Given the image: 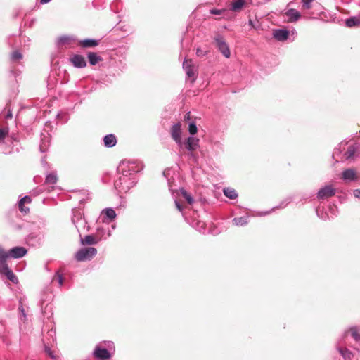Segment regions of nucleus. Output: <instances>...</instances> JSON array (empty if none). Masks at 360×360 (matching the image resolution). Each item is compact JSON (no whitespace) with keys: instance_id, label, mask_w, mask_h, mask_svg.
Segmentation results:
<instances>
[{"instance_id":"f03ea898","label":"nucleus","mask_w":360,"mask_h":360,"mask_svg":"<svg viewBox=\"0 0 360 360\" xmlns=\"http://www.w3.org/2000/svg\"><path fill=\"white\" fill-rule=\"evenodd\" d=\"M134 176H129L127 174H121L115 181L114 186L120 193H127L135 185Z\"/></svg>"},{"instance_id":"de8ad7c7","label":"nucleus","mask_w":360,"mask_h":360,"mask_svg":"<svg viewBox=\"0 0 360 360\" xmlns=\"http://www.w3.org/2000/svg\"><path fill=\"white\" fill-rule=\"evenodd\" d=\"M354 195L357 198H360V189H356L354 191Z\"/></svg>"},{"instance_id":"c03bdc74","label":"nucleus","mask_w":360,"mask_h":360,"mask_svg":"<svg viewBox=\"0 0 360 360\" xmlns=\"http://www.w3.org/2000/svg\"><path fill=\"white\" fill-rule=\"evenodd\" d=\"M196 229H198V230L200 231V232H204L205 231V223L204 222H202V221H198L196 223Z\"/></svg>"},{"instance_id":"49530a36","label":"nucleus","mask_w":360,"mask_h":360,"mask_svg":"<svg viewBox=\"0 0 360 360\" xmlns=\"http://www.w3.org/2000/svg\"><path fill=\"white\" fill-rule=\"evenodd\" d=\"M175 205L177 210L182 213L184 210L182 205H181V203L178 200H175Z\"/></svg>"},{"instance_id":"0eeeda50","label":"nucleus","mask_w":360,"mask_h":360,"mask_svg":"<svg viewBox=\"0 0 360 360\" xmlns=\"http://www.w3.org/2000/svg\"><path fill=\"white\" fill-rule=\"evenodd\" d=\"M335 190L330 186H326L321 188L317 193V197L319 199H326L332 197L335 195Z\"/></svg>"},{"instance_id":"58836bf2","label":"nucleus","mask_w":360,"mask_h":360,"mask_svg":"<svg viewBox=\"0 0 360 360\" xmlns=\"http://www.w3.org/2000/svg\"><path fill=\"white\" fill-rule=\"evenodd\" d=\"M53 280H57L58 284L60 286H62L63 284V274L61 273H60L59 271H56L54 277H53Z\"/></svg>"},{"instance_id":"c85d7f7f","label":"nucleus","mask_w":360,"mask_h":360,"mask_svg":"<svg viewBox=\"0 0 360 360\" xmlns=\"http://www.w3.org/2000/svg\"><path fill=\"white\" fill-rule=\"evenodd\" d=\"M10 257L9 251H6L0 246V267L7 264L6 259Z\"/></svg>"},{"instance_id":"aec40b11","label":"nucleus","mask_w":360,"mask_h":360,"mask_svg":"<svg viewBox=\"0 0 360 360\" xmlns=\"http://www.w3.org/2000/svg\"><path fill=\"white\" fill-rule=\"evenodd\" d=\"M289 32L284 29H277L274 32V37L278 41H284L288 39Z\"/></svg>"},{"instance_id":"8fccbe9b","label":"nucleus","mask_w":360,"mask_h":360,"mask_svg":"<svg viewBox=\"0 0 360 360\" xmlns=\"http://www.w3.org/2000/svg\"><path fill=\"white\" fill-rule=\"evenodd\" d=\"M290 201H283L281 203V205H279V207H285L288 203H289Z\"/></svg>"},{"instance_id":"680f3d73","label":"nucleus","mask_w":360,"mask_h":360,"mask_svg":"<svg viewBox=\"0 0 360 360\" xmlns=\"http://www.w3.org/2000/svg\"><path fill=\"white\" fill-rule=\"evenodd\" d=\"M53 333H54V332L53 330L49 331V335L51 336H52Z\"/></svg>"},{"instance_id":"6ab92c4d","label":"nucleus","mask_w":360,"mask_h":360,"mask_svg":"<svg viewBox=\"0 0 360 360\" xmlns=\"http://www.w3.org/2000/svg\"><path fill=\"white\" fill-rule=\"evenodd\" d=\"M285 15L288 18V21L290 22H294L297 21L300 17V13L294 8H290L285 12Z\"/></svg>"},{"instance_id":"5701e85b","label":"nucleus","mask_w":360,"mask_h":360,"mask_svg":"<svg viewBox=\"0 0 360 360\" xmlns=\"http://www.w3.org/2000/svg\"><path fill=\"white\" fill-rule=\"evenodd\" d=\"M345 25L348 27H360V14L347 19Z\"/></svg>"},{"instance_id":"a18cd8bd","label":"nucleus","mask_w":360,"mask_h":360,"mask_svg":"<svg viewBox=\"0 0 360 360\" xmlns=\"http://www.w3.org/2000/svg\"><path fill=\"white\" fill-rule=\"evenodd\" d=\"M207 51L202 50L200 48H198L196 50V54L199 57H203L206 55Z\"/></svg>"},{"instance_id":"39448f33","label":"nucleus","mask_w":360,"mask_h":360,"mask_svg":"<svg viewBox=\"0 0 360 360\" xmlns=\"http://www.w3.org/2000/svg\"><path fill=\"white\" fill-rule=\"evenodd\" d=\"M215 42L217 44V46L220 52L223 54L224 57L229 58L230 57L231 53L229 45L225 41L224 37L221 35H218L214 39Z\"/></svg>"},{"instance_id":"79ce46f5","label":"nucleus","mask_w":360,"mask_h":360,"mask_svg":"<svg viewBox=\"0 0 360 360\" xmlns=\"http://www.w3.org/2000/svg\"><path fill=\"white\" fill-rule=\"evenodd\" d=\"M70 40H71L70 37L63 36L58 39V42L59 44H65L69 43L70 41Z\"/></svg>"},{"instance_id":"4468645a","label":"nucleus","mask_w":360,"mask_h":360,"mask_svg":"<svg viewBox=\"0 0 360 360\" xmlns=\"http://www.w3.org/2000/svg\"><path fill=\"white\" fill-rule=\"evenodd\" d=\"M27 252V249L21 246L14 247L9 250L10 257L13 259L22 258Z\"/></svg>"},{"instance_id":"7c9ffc66","label":"nucleus","mask_w":360,"mask_h":360,"mask_svg":"<svg viewBox=\"0 0 360 360\" xmlns=\"http://www.w3.org/2000/svg\"><path fill=\"white\" fill-rule=\"evenodd\" d=\"M224 194L226 197H227L229 199H236L238 197V193L236 191V190L231 188H225L223 190Z\"/></svg>"},{"instance_id":"423d86ee","label":"nucleus","mask_w":360,"mask_h":360,"mask_svg":"<svg viewBox=\"0 0 360 360\" xmlns=\"http://www.w3.org/2000/svg\"><path fill=\"white\" fill-rule=\"evenodd\" d=\"M183 68L187 76L193 78L192 82H194L197 75V68L193 65L192 60H185L183 63Z\"/></svg>"},{"instance_id":"2f4dec72","label":"nucleus","mask_w":360,"mask_h":360,"mask_svg":"<svg viewBox=\"0 0 360 360\" xmlns=\"http://www.w3.org/2000/svg\"><path fill=\"white\" fill-rule=\"evenodd\" d=\"M248 217H236L233 219V223L236 226H244L248 223Z\"/></svg>"},{"instance_id":"a19ab883","label":"nucleus","mask_w":360,"mask_h":360,"mask_svg":"<svg viewBox=\"0 0 360 360\" xmlns=\"http://www.w3.org/2000/svg\"><path fill=\"white\" fill-rule=\"evenodd\" d=\"M188 131H189V133L192 135H194L197 133L198 128L194 122H191V123H189Z\"/></svg>"},{"instance_id":"13d9d810","label":"nucleus","mask_w":360,"mask_h":360,"mask_svg":"<svg viewBox=\"0 0 360 360\" xmlns=\"http://www.w3.org/2000/svg\"><path fill=\"white\" fill-rule=\"evenodd\" d=\"M20 311H21V312H22V315H23V316H25V310L22 308V309H20Z\"/></svg>"},{"instance_id":"4c0bfd02","label":"nucleus","mask_w":360,"mask_h":360,"mask_svg":"<svg viewBox=\"0 0 360 360\" xmlns=\"http://www.w3.org/2000/svg\"><path fill=\"white\" fill-rule=\"evenodd\" d=\"M22 58V53L18 51H15L11 53V58L13 61H16Z\"/></svg>"},{"instance_id":"412c9836","label":"nucleus","mask_w":360,"mask_h":360,"mask_svg":"<svg viewBox=\"0 0 360 360\" xmlns=\"http://www.w3.org/2000/svg\"><path fill=\"white\" fill-rule=\"evenodd\" d=\"M103 142L105 146L108 148H111L116 145L117 139L114 134H110L104 136Z\"/></svg>"},{"instance_id":"393cba45","label":"nucleus","mask_w":360,"mask_h":360,"mask_svg":"<svg viewBox=\"0 0 360 360\" xmlns=\"http://www.w3.org/2000/svg\"><path fill=\"white\" fill-rule=\"evenodd\" d=\"M31 202V198L28 195H26L21 198L18 202V207L20 212L27 213L29 211L27 207L24 206L25 203H30Z\"/></svg>"},{"instance_id":"72a5a7b5","label":"nucleus","mask_w":360,"mask_h":360,"mask_svg":"<svg viewBox=\"0 0 360 360\" xmlns=\"http://www.w3.org/2000/svg\"><path fill=\"white\" fill-rule=\"evenodd\" d=\"M49 146V137L45 136L41 140V143L39 146V150L41 153H45Z\"/></svg>"},{"instance_id":"473e14b6","label":"nucleus","mask_w":360,"mask_h":360,"mask_svg":"<svg viewBox=\"0 0 360 360\" xmlns=\"http://www.w3.org/2000/svg\"><path fill=\"white\" fill-rule=\"evenodd\" d=\"M180 192H181L182 197L186 200V202L189 205H192L193 203V202H194L193 198L192 197V195L190 193H187L184 188H181Z\"/></svg>"},{"instance_id":"e2e57ef3","label":"nucleus","mask_w":360,"mask_h":360,"mask_svg":"<svg viewBox=\"0 0 360 360\" xmlns=\"http://www.w3.org/2000/svg\"><path fill=\"white\" fill-rule=\"evenodd\" d=\"M316 214H317V215H318L319 217H320V215H319V210H316Z\"/></svg>"},{"instance_id":"f3484780","label":"nucleus","mask_w":360,"mask_h":360,"mask_svg":"<svg viewBox=\"0 0 360 360\" xmlns=\"http://www.w3.org/2000/svg\"><path fill=\"white\" fill-rule=\"evenodd\" d=\"M26 242L29 245L36 247L41 244L42 239L39 235L32 233L27 236Z\"/></svg>"},{"instance_id":"9d476101","label":"nucleus","mask_w":360,"mask_h":360,"mask_svg":"<svg viewBox=\"0 0 360 360\" xmlns=\"http://www.w3.org/2000/svg\"><path fill=\"white\" fill-rule=\"evenodd\" d=\"M347 333L348 332L346 331L342 339L338 340L336 345L337 349L345 359H350L352 356V353L347 348H345L342 347L343 344L342 343V340H343L345 336L347 335Z\"/></svg>"},{"instance_id":"603ef678","label":"nucleus","mask_w":360,"mask_h":360,"mask_svg":"<svg viewBox=\"0 0 360 360\" xmlns=\"http://www.w3.org/2000/svg\"><path fill=\"white\" fill-rule=\"evenodd\" d=\"M49 356L53 359H56V356L54 354V352L52 351V352L51 353V354H49Z\"/></svg>"},{"instance_id":"20e7f679","label":"nucleus","mask_w":360,"mask_h":360,"mask_svg":"<svg viewBox=\"0 0 360 360\" xmlns=\"http://www.w3.org/2000/svg\"><path fill=\"white\" fill-rule=\"evenodd\" d=\"M97 253V250L93 247L83 248L75 254V259L78 262H84L91 259Z\"/></svg>"},{"instance_id":"bf43d9fd","label":"nucleus","mask_w":360,"mask_h":360,"mask_svg":"<svg viewBox=\"0 0 360 360\" xmlns=\"http://www.w3.org/2000/svg\"><path fill=\"white\" fill-rule=\"evenodd\" d=\"M20 311H21V312H22V315H23V316H25V310L22 308V309H20Z\"/></svg>"},{"instance_id":"4be33fe9","label":"nucleus","mask_w":360,"mask_h":360,"mask_svg":"<svg viewBox=\"0 0 360 360\" xmlns=\"http://www.w3.org/2000/svg\"><path fill=\"white\" fill-rule=\"evenodd\" d=\"M79 44L83 48L95 47L98 45V40L93 39H86L80 40Z\"/></svg>"},{"instance_id":"052dcab7","label":"nucleus","mask_w":360,"mask_h":360,"mask_svg":"<svg viewBox=\"0 0 360 360\" xmlns=\"http://www.w3.org/2000/svg\"><path fill=\"white\" fill-rule=\"evenodd\" d=\"M168 172H169V170H165V171L163 172V175H164L165 176H166L167 173Z\"/></svg>"},{"instance_id":"6e6552de","label":"nucleus","mask_w":360,"mask_h":360,"mask_svg":"<svg viewBox=\"0 0 360 360\" xmlns=\"http://www.w3.org/2000/svg\"><path fill=\"white\" fill-rule=\"evenodd\" d=\"M171 134L172 139L175 141L178 146L179 147H182L183 143L181 139V124L179 123H176L172 126L171 129Z\"/></svg>"},{"instance_id":"ea45409f","label":"nucleus","mask_w":360,"mask_h":360,"mask_svg":"<svg viewBox=\"0 0 360 360\" xmlns=\"http://www.w3.org/2000/svg\"><path fill=\"white\" fill-rule=\"evenodd\" d=\"M314 0H302V9L303 10H309L311 8V3Z\"/></svg>"},{"instance_id":"b1692460","label":"nucleus","mask_w":360,"mask_h":360,"mask_svg":"<svg viewBox=\"0 0 360 360\" xmlns=\"http://www.w3.org/2000/svg\"><path fill=\"white\" fill-rule=\"evenodd\" d=\"M87 223L84 217L80 218L79 221H77V223L75 224L77 231L79 233V235L81 236V232L84 231H88L89 227L87 226Z\"/></svg>"},{"instance_id":"ddd939ff","label":"nucleus","mask_w":360,"mask_h":360,"mask_svg":"<svg viewBox=\"0 0 360 360\" xmlns=\"http://www.w3.org/2000/svg\"><path fill=\"white\" fill-rule=\"evenodd\" d=\"M95 235L99 240L106 239L108 237L110 236L111 233L110 230H109V225L106 224L103 226H98Z\"/></svg>"},{"instance_id":"69168bd1","label":"nucleus","mask_w":360,"mask_h":360,"mask_svg":"<svg viewBox=\"0 0 360 360\" xmlns=\"http://www.w3.org/2000/svg\"><path fill=\"white\" fill-rule=\"evenodd\" d=\"M0 324H1V326H4V321H0Z\"/></svg>"},{"instance_id":"1a4fd4ad","label":"nucleus","mask_w":360,"mask_h":360,"mask_svg":"<svg viewBox=\"0 0 360 360\" xmlns=\"http://www.w3.org/2000/svg\"><path fill=\"white\" fill-rule=\"evenodd\" d=\"M94 356L100 360H108L110 358V352L105 349L97 345L94 351Z\"/></svg>"},{"instance_id":"cd10ccee","label":"nucleus","mask_w":360,"mask_h":360,"mask_svg":"<svg viewBox=\"0 0 360 360\" xmlns=\"http://www.w3.org/2000/svg\"><path fill=\"white\" fill-rule=\"evenodd\" d=\"M58 176L55 172L48 174L46 176L45 184L47 185H54L57 183Z\"/></svg>"},{"instance_id":"f8f14e48","label":"nucleus","mask_w":360,"mask_h":360,"mask_svg":"<svg viewBox=\"0 0 360 360\" xmlns=\"http://www.w3.org/2000/svg\"><path fill=\"white\" fill-rule=\"evenodd\" d=\"M0 274L4 275L7 279H8L13 283L16 284L18 283L17 276L14 274L12 270L9 269L8 264L0 267Z\"/></svg>"},{"instance_id":"09e8293b","label":"nucleus","mask_w":360,"mask_h":360,"mask_svg":"<svg viewBox=\"0 0 360 360\" xmlns=\"http://www.w3.org/2000/svg\"><path fill=\"white\" fill-rule=\"evenodd\" d=\"M45 352L49 355V354H51V353L52 352V350L51 349L50 347L45 345Z\"/></svg>"},{"instance_id":"a211bd4d","label":"nucleus","mask_w":360,"mask_h":360,"mask_svg":"<svg viewBox=\"0 0 360 360\" xmlns=\"http://www.w3.org/2000/svg\"><path fill=\"white\" fill-rule=\"evenodd\" d=\"M103 217V221L104 224H108L116 217L115 210L112 208H106L102 212Z\"/></svg>"},{"instance_id":"0e129e2a","label":"nucleus","mask_w":360,"mask_h":360,"mask_svg":"<svg viewBox=\"0 0 360 360\" xmlns=\"http://www.w3.org/2000/svg\"><path fill=\"white\" fill-rule=\"evenodd\" d=\"M111 228H112V230H113V229H115V225H112V226H111Z\"/></svg>"},{"instance_id":"e433bc0d","label":"nucleus","mask_w":360,"mask_h":360,"mask_svg":"<svg viewBox=\"0 0 360 360\" xmlns=\"http://www.w3.org/2000/svg\"><path fill=\"white\" fill-rule=\"evenodd\" d=\"M352 336L356 341L360 340V334L359 333L358 328L355 326L350 328L349 329Z\"/></svg>"},{"instance_id":"9b49d317","label":"nucleus","mask_w":360,"mask_h":360,"mask_svg":"<svg viewBox=\"0 0 360 360\" xmlns=\"http://www.w3.org/2000/svg\"><path fill=\"white\" fill-rule=\"evenodd\" d=\"M70 61L77 68H83L86 66L85 58L82 55L73 54L70 57Z\"/></svg>"},{"instance_id":"864d4df0","label":"nucleus","mask_w":360,"mask_h":360,"mask_svg":"<svg viewBox=\"0 0 360 360\" xmlns=\"http://www.w3.org/2000/svg\"><path fill=\"white\" fill-rule=\"evenodd\" d=\"M248 24H249V25H250V26H251L252 27H253V28H255V25H254V22H253V21H252L251 19H250V20H249V21H248Z\"/></svg>"},{"instance_id":"c9c22d12","label":"nucleus","mask_w":360,"mask_h":360,"mask_svg":"<svg viewBox=\"0 0 360 360\" xmlns=\"http://www.w3.org/2000/svg\"><path fill=\"white\" fill-rule=\"evenodd\" d=\"M8 137V129L7 127L0 129V143H4L6 138Z\"/></svg>"},{"instance_id":"6e6d98bb","label":"nucleus","mask_w":360,"mask_h":360,"mask_svg":"<svg viewBox=\"0 0 360 360\" xmlns=\"http://www.w3.org/2000/svg\"><path fill=\"white\" fill-rule=\"evenodd\" d=\"M49 1H51V0H40V3H41V4H47V3H49Z\"/></svg>"},{"instance_id":"2eb2a0df","label":"nucleus","mask_w":360,"mask_h":360,"mask_svg":"<svg viewBox=\"0 0 360 360\" xmlns=\"http://www.w3.org/2000/svg\"><path fill=\"white\" fill-rule=\"evenodd\" d=\"M199 146V139L193 136L188 137L185 142V148L193 155V151L195 150Z\"/></svg>"},{"instance_id":"bb28decb","label":"nucleus","mask_w":360,"mask_h":360,"mask_svg":"<svg viewBox=\"0 0 360 360\" xmlns=\"http://www.w3.org/2000/svg\"><path fill=\"white\" fill-rule=\"evenodd\" d=\"M87 58H88L89 63L91 65H95L99 61L102 60V58L101 56H99L98 55H97L96 53H94V52H89L87 54Z\"/></svg>"},{"instance_id":"c756f323","label":"nucleus","mask_w":360,"mask_h":360,"mask_svg":"<svg viewBox=\"0 0 360 360\" xmlns=\"http://www.w3.org/2000/svg\"><path fill=\"white\" fill-rule=\"evenodd\" d=\"M245 4V0H233L231 4V10L238 11L242 9Z\"/></svg>"},{"instance_id":"f257e3e1","label":"nucleus","mask_w":360,"mask_h":360,"mask_svg":"<svg viewBox=\"0 0 360 360\" xmlns=\"http://www.w3.org/2000/svg\"><path fill=\"white\" fill-rule=\"evenodd\" d=\"M357 147L356 145H349L347 147V143L342 142L340 143L338 148H335L333 153V158H337L336 161H344L352 158L356 151Z\"/></svg>"},{"instance_id":"4d7b16f0","label":"nucleus","mask_w":360,"mask_h":360,"mask_svg":"<svg viewBox=\"0 0 360 360\" xmlns=\"http://www.w3.org/2000/svg\"><path fill=\"white\" fill-rule=\"evenodd\" d=\"M105 344H107V345H108V347H110V345H112V342L109 341V342H105Z\"/></svg>"},{"instance_id":"a878e982","label":"nucleus","mask_w":360,"mask_h":360,"mask_svg":"<svg viewBox=\"0 0 360 360\" xmlns=\"http://www.w3.org/2000/svg\"><path fill=\"white\" fill-rule=\"evenodd\" d=\"M98 241H100L96 235H87L84 237V239H81V242L82 244L86 245H94L96 244Z\"/></svg>"},{"instance_id":"37998d69","label":"nucleus","mask_w":360,"mask_h":360,"mask_svg":"<svg viewBox=\"0 0 360 360\" xmlns=\"http://www.w3.org/2000/svg\"><path fill=\"white\" fill-rule=\"evenodd\" d=\"M226 11L225 9H217V8H212L210 10V13L212 15H222L224 14Z\"/></svg>"},{"instance_id":"dca6fc26","label":"nucleus","mask_w":360,"mask_h":360,"mask_svg":"<svg viewBox=\"0 0 360 360\" xmlns=\"http://www.w3.org/2000/svg\"><path fill=\"white\" fill-rule=\"evenodd\" d=\"M342 179L347 182L355 181L358 179L356 172L353 169H347L342 172Z\"/></svg>"},{"instance_id":"f704fd0d","label":"nucleus","mask_w":360,"mask_h":360,"mask_svg":"<svg viewBox=\"0 0 360 360\" xmlns=\"http://www.w3.org/2000/svg\"><path fill=\"white\" fill-rule=\"evenodd\" d=\"M83 214L79 210H73L72 221L74 224L77 223V221L80 219V218H83Z\"/></svg>"},{"instance_id":"3c124183","label":"nucleus","mask_w":360,"mask_h":360,"mask_svg":"<svg viewBox=\"0 0 360 360\" xmlns=\"http://www.w3.org/2000/svg\"><path fill=\"white\" fill-rule=\"evenodd\" d=\"M12 113L10 110H8V113L6 115V119H11L12 118Z\"/></svg>"},{"instance_id":"5fc2aeb1","label":"nucleus","mask_w":360,"mask_h":360,"mask_svg":"<svg viewBox=\"0 0 360 360\" xmlns=\"http://www.w3.org/2000/svg\"><path fill=\"white\" fill-rule=\"evenodd\" d=\"M184 120H190V112H187L184 117Z\"/></svg>"},{"instance_id":"7ed1b4c3","label":"nucleus","mask_w":360,"mask_h":360,"mask_svg":"<svg viewBox=\"0 0 360 360\" xmlns=\"http://www.w3.org/2000/svg\"><path fill=\"white\" fill-rule=\"evenodd\" d=\"M141 167L134 161H122L118 166V172L122 174H127L129 176H134V174L141 170Z\"/></svg>"}]
</instances>
